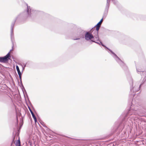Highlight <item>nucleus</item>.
Masks as SVG:
<instances>
[{"instance_id": "f8f14e48", "label": "nucleus", "mask_w": 146, "mask_h": 146, "mask_svg": "<svg viewBox=\"0 0 146 146\" xmlns=\"http://www.w3.org/2000/svg\"><path fill=\"white\" fill-rule=\"evenodd\" d=\"M18 75L19 76V77L20 80L21 79V73L20 74H18Z\"/></svg>"}, {"instance_id": "dca6fc26", "label": "nucleus", "mask_w": 146, "mask_h": 146, "mask_svg": "<svg viewBox=\"0 0 146 146\" xmlns=\"http://www.w3.org/2000/svg\"><path fill=\"white\" fill-rule=\"evenodd\" d=\"M80 39V38H75V39H74V40H78V39Z\"/></svg>"}, {"instance_id": "f257e3e1", "label": "nucleus", "mask_w": 146, "mask_h": 146, "mask_svg": "<svg viewBox=\"0 0 146 146\" xmlns=\"http://www.w3.org/2000/svg\"><path fill=\"white\" fill-rule=\"evenodd\" d=\"M37 11L31 8L30 6H27V9L26 11L19 15L16 18L15 21L21 19L22 18H27L31 17L35 15Z\"/></svg>"}, {"instance_id": "7ed1b4c3", "label": "nucleus", "mask_w": 146, "mask_h": 146, "mask_svg": "<svg viewBox=\"0 0 146 146\" xmlns=\"http://www.w3.org/2000/svg\"><path fill=\"white\" fill-rule=\"evenodd\" d=\"M94 37L91 33L89 32H86L84 36V38L87 41H92V40H93V39Z\"/></svg>"}, {"instance_id": "9d476101", "label": "nucleus", "mask_w": 146, "mask_h": 146, "mask_svg": "<svg viewBox=\"0 0 146 146\" xmlns=\"http://www.w3.org/2000/svg\"><path fill=\"white\" fill-rule=\"evenodd\" d=\"M16 68L17 70V71L18 74H20L21 73L20 70L19 68L17 65L16 66Z\"/></svg>"}, {"instance_id": "6ab92c4d", "label": "nucleus", "mask_w": 146, "mask_h": 146, "mask_svg": "<svg viewBox=\"0 0 146 146\" xmlns=\"http://www.w3.org/2000/svg\"><path fill=\"white\" fill-rule=\"evenodd\" d=\"M29 108V110L30 112H31V111H32L31 110V109L30 108Z\"/></svg>"}, {"instance_id": "1a4fd4ad", "label": "nucleus", "mask_w": 146, "mask_h": 146, "mask_svg": "<svg viewBox=\"0 0 146 146\" xmlns=\"http://www.w3.org/2000/svg\"><path fill=\"white\" fill-rule=\"evenodd\" d=\"M21 143L19 139H19L17 140L16 143H15V145L16 146H21Z\"/></svg>"}, {"instance_id": "ddd939ff", "label": "nucleus", "mask_w": 146, "mask_h": 146, "mask_svg": "<svg viewBox=\"0 0 146 146\" xmlns=\"http://www.w3.org/2000/svg\"><path fill=\"white\" fill-rule=\"evenodd\" d=\"M131 111L132 110H130L128 111L127 115L130 114V112H131Z\"/></svg>"}, {"instance_id": "39448f33", "label": "nucleus", "mask_w": 146, "mask_h": 146, "mask_svg": "<svg viewBox=\"0 0 146 146\" xmlns=\"http://www.w3.org/2000/svg\"><path fill=\"white\" fill-rule=\"evenodd\" d=\"M14 25V23H13L12 24L11 27V41L12 42V44L13 45V42L14 41V34L13 33V27Z\"/></svg>"}, {"instance_id": "a211bd4d", "label": "nucleus", "mask_w": 146, "mask_h": 146, "mask_svg": "<svg viewBox=\"0 0 146 146\" xmlns=\"http://www.w3.org/2000/svg\"><path fill=\"white\" fill-rule=\"evenodd\" d=\"M131 91H134L133 89V90L132 89H131Z\"/></svg>"}, {"instance_id": "412c9836", "label": "nucleus", "mask_w": 146, "mask_h": 146, "mask_svg": "<svg viewBox=\"0 0 146 146\" xmlns=\"http://www.w3.org/2000/svg\"><path fill=\"white\" fill-rule=\"evenodd\" d=\"M26 66V64H25L24 65V67H25Z\"/></svg>"}, {"instance_id": "f03ea898", "label": "nucleus", "mask_w": 146, "mask_h": 146, "mask_svg": "<svg viewBox=\"0 0 146 146\" xmlns=\"http://www.w3.org/2000/svg\"><path fill=\"white\" fill-rule=\"evenodd\" d=\"M110 52L113 54L112 56L115 59V60L117 61V62L121 66H124L125 64L117 56V55L112 52L111 50L108 49Z\"/></svg>"}, {"instance_id": "0eeeda50", "label": "nucleus", "mask_w": 146, "mask_h": 146, "mask_svg": "<svg viewBox=\"0 0 146 146\" xmlns=\"http://www.w3.org/2000/svg\"><path fill=\"white\" fill-rule=\"evenodd\" d=\"M94 37L96 39V40H92V41L94 42H96L99 44H100L101 43V42L99 40V37L98 36V33L97 34L96 33V35H94Z\"/></svg>"}, {"instance_id": "9b49d317", "label": "nucleus", "mask_w": 146, "mask_h": 146, "mask_svg": "<svg viewBox=\"0 0 146 146\" xmlns=\"http://www.w3.org/2000/svg\"><path fill=\"white\" fill-rule=\"evenodd\" d=\"M31 113L32 115V117L33 118L36 117L35 116L34 114L33 113V112L32 111H31Z\"/></svg>"}, {"instance_id": "4468645a", "label": "nucleus", "mask_w": 146, "mask_h": 146, "mask_svg": "<svg viewBox=\"0 0 146 146\" xmlns=\"http://www.w3.org/2000/svg\"><path fill=\"white\" fill-rule=\"evenodd\" d=\"M34 118V119L35 122V123H36V121H37V119H36V117H35L34 118Z\"/></svg>"}, {"instance_id": "2eb2a0df", "label": "nucleus", "mask_w": 146, "mask_h": 146, "mask_svg": "<svg viewBox=\"0 0 146 146\" xmlns=\"http://www.w3.org/2000/svg\"><path fill=\"white\" fill-rule=\"evenodd\" d=\"M100 44H101V45L103 46H104L106 47L104 44L103 43H102L101 42V43Z\"/></svg>"}, {"instance_id": "6e6552de", "label": "nucleus", "mask_w": 146, "mask_h": 146, "mask_svg": "<svg viewBox=\"0 0 146 146\" xmlns=\"http://www.w3.org/2000/svg\"><path fill=\"white\" fill-rule=\"evenodd\" d=\"M136 70L137 73L139 74H140L141 73H143V71L142 69H140L138 67H136Z\"/></svg>"}, {"instance_id": "f3484780", "label": "nucleus", "mask_w": 146, "mask_h": 146, "mask_svg": "<svg viewBox=\"0 0 146 146\" xmlns=\"http://www.w3.org/2000/svg\"><path fill=\"white\" fill-rule=\"evenodd\" d=\"M139 88H138V89H137V90H135V91H138V90H139Z\"/></svg>"}, {"instance_id": "aec40b11", "label": "nucleus", "mask_w": 146, "mask_h": 146, "mask_svg": "<svg viewBox=\"0 0 146 146\" xmlns=\"http://www.w3.org/2000/svg\"><path fill=\"white\" fill-rule=\"evenodd\" d=\"M25 68V67H23V70Z\"/></svg>"}, {"instance_id": "423d86ee", "label": "nucleus", "mask_w": 146, "mask_h": 146, "mask_svg": "<svg viewBox=\"0 0 146 146\" xmlns=\"http://www.w3.org/2000/svg\"><path fill=\"white\" fill-rule=\"evenodd\" d=\"M103 19H102L96 25V31H95L96 33L98 34V31L100 27V26L103 22Z\"/></svg>"}, {"instance_id": "20e7f679", "label": "nucleus", "mask_w": 146, "mask_h": 146, "mask_svg": "<svg viewBox=\"0 0 146 146\" xmlns=\"http://www.w3.org/2000/svg\"><path fill=\"white\" fill-rule=\"evenodd\" d=\"M11 56L9 52L6 56L4 57H0V62H5L10 59Z\"/></svg>"}]
</instances>
